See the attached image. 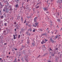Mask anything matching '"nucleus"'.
I'll return each instance as SVG.
<instances>
[{"label":"nucleus","mask_w":62,"mask_h":62,"mask_svg":"<svg viewBox=\"0 0 62 62\" xmlns=\"http://www.w3.org/2000/svg\"><path fill=\"white\" fill-rule=\"evenodd\" d=\"M37 6V5H36V6Z\"/></svg>","instance_id":"69168bd1"},{"label":"nucleus","mask_w":62,"mask_h":62,"mask_svg":"<svg viewBox=\"0 0 62 62\" xmlns=\"http://www.w3.org/2000/svg\"><path fill=\"white\" fill-rule=\"evenodd\" d=\"M39 56H40V55H39L38 57L39 58Z\"/></svg>","instance_id":"49530a36"},{"label":"nucleus","mask_w":62,"mask_h":62,"mask_svg":"<svg viewBox=\"0 0 62 62\" xmlns=\"http://www.w3.org/2000/svg\"><path fill=\"white\" fill-rule=\"evenodd\" d=\"M17 62V58H16L15 59L14 62Z\"/></svg>","instance_id":"f8f14e48"},{"label":"nucleus","mask_w":62,"mask_h":62,"mask_svg":"<svg viewBox=\"0 0 62 62\" xmlns=\"http://www.w3.org/2000/svg\"><path fill=\"white\" fill-rule=\"evenodd\" d=\"M25 60H26V61H27V62H28V60H27V59H25Z\"/></svg>","instance_id":"393cba45"},{"label":"nucleus","mask_w":62,"mask_h":62,"mask_svg":"<svg viewBox=\"0 0 62 62\" xmlns=\"http://www.w3.org/2000/svg\"><path fill=\"white\" fill-rule=\"evenodd\" d=\"M53 22L52 21H50V24L51 25H53V24H52V23Z\"/></svg>","instance_id":"0eeeda50"},{"label":"nucleus","mask_w":62,"mask_h":62,"mask_svg":"<svg viewBox=\"0 0 62 62\" xmlns=\"http://www.w3.org/2000/svg\"><path fill=\"white\" fill-rule=\"evenodd\" d=\"M2 60V58H0V61Z\"/></svg>","instance_id":"c03bdc74"},{"label":"nucleus","mask_w":62,"mask_h":62,"mask_svg":"<svg viewBox=\"0 0 62 62\" xmlns=\"http://www.w3.org/2000/svg\"><path fill=\"white\" fill-rule=\"evenodd\" d=\"M7 44V43H4V44L5 45H6V44Z\"/></svg>","instance_id":"58836bf2"},{"label":"nucleus","mask_w":62,"mask_h":62,"mask_svg":"<svg viewBox=\"0 0 62 62\" xmlns=\"http://www.w3.org/2000/svg\"><path fill=\"white\" fill-rule=\"evenodd\" d=\"M39 31H40V32H42V30L41 29H40Z\"/></svg>","instance_id":"dca6fc26"},{"label":"nucleus","mask_w":62,"mask_h":62,"mask_svg":"<svg viewBox=\"0 0 62 62\" xmlns=\"http://www.w3.org/2000/svg\"><path fill=\"white\" fill-rule=\"evenodd\" d=\"M48 62H52L51 61H48Z\"/></svg>","instance_id":"79ce46f5"},{"label":"nucleus","mask_w":62,"mask_h":62,"mask_svg":"<svg viewBox=\"0 0 62 62\" xmlns=\"http://www.w3.org/2000/svg\"><path fill=\"white\" fill-rule=\"evenodd\" d=\"M0 38H1V36H0Z\"/></svg>","instance_id":"774afa93"},{"label":"nucleus","mask_w":62,"mask_h":62,"mask_svg":"<svg viewBox=\"0 0 62 62\" xmlns=\"http://www.w3.org/2000/svg\"><path fill=\"white\" fill-rule=\"evenodd\" d=\"M3 11H6V10L5 9H3Z\"/></svg>","instance_id":"f704fd0d"},{"label":"nucleus","mask_w":62,"mask_h":62,"mask_svg":"<svg viewBox=\"0 0 62 62\" xmlns=\"http://www.w3.org/2000/svg\"><path fill=\"white\" fill-rule=\"evenodd\" d=\"M10 54V52H9V54Z\"/></svg>","instance_id":"de8ad7c7"},{"label":"nucleus","mask_w":62,"mask_h":62,"mask_svg":"<svg viewBox=\"0 0 62 62\" xmlns=\"http://www.w3.org/2000/svg\"><path fill=\"white\" fill-rule=\"evenodd\" d=\"M28 1H29V0H27V2H28Z\"/></svg>","instance_id":"603ef678"},{"label":"nucleus","mask_w":62,"mask_h":62,"mask_svg":"<svg viewBox=\"0 0 62 62\" xmlns=\"http://www.w3.org/2000/svg\"><path fill=\"white\" fill-rule=\"evenodd\" d=\"M43 36H46L47 35L46 34H43Z\"/></svg>","instance_id":"aec40b11"},{"label":"nucleus","mask_w":62,"mask_h":62,"mask_svg":"<svg viewBox=\"0 0 62 62\" xmlns=\"http://www.w3.org/2000/svg\"><path fill=\"white\" fill-rule=\"evenodd\" d=\"M38 4H39V3H37V5H38Z\"/></svg>","instance_id":"13d9d810"},{"label":"nucleus","mask_w":62,"mask_h":62,"mask_svg":"<svg viewBox=\"0 0 62 62\" xmlns=\"http://www.w3.org/2000/svg\"><path fill=\"white\" fill-rule=\"evenodd\" d=\"M50 31H48V33H50Z\"/></svg>","instance_id":"09e8293b"},{"label":"nucleus","mask_w":62,"mask_h":62,"mask_svg":"<svg viewBox=\"0 0 62 62\" xmlns=\"http://www.w3.org/2000/svg\"><path fill=\"white\" fill-rule=\"evenodd\" d=\"M16 22H15L14 23V24H16Z\"/></svg>","instance_id":"c85d7f7f"},{"label":"nucleus","mask_w":62,"mask_h":62,"mask_svg":"<svg viewBox=\"0 0 62 62\" xmlns=\"http://www.w3.org/2000/svg\"><path fill=\"white\" fill-rule=\"evenodd\" d=\"M58 36L57 35L56 36H55V37L54 38V39H56L58 37Z\"/></svg>","instance_id":"9d476101"},{"label":"nucleus","mask_w":62,"mask_h":62,"mask_svg":"<svg viewBox=\"0 0 62 62\" xmlns=\"http://www.w3.org/2000/svg\"><path fill=\"white\" fill-rule=\"evenodd\" d=\"M41 44H43V43H45V42H44V40H42V42H41Z\"/></svg>","instance_id":"6e6552de"},{"label":"nucleus","mask_w":62,"mask_h":62,"mask_svg":"<svg viewBox=\"0 0 62 62\" xmlns=\"http://www.w3.org/2000/svg\"><path fill=\"white\" fill-rule=\"evenodd\" d=\"M14 50H17V49H16V48H14Z\"/></svg>","instance_id":"c9c22d12"},{"label":"nucleus","mask_w":62,"mask_h":62,"mask_svg":"<svg viewBox=\"0 0 62 62\" xmlns=\"http://www.w3.org/2000/svg\"><path fill=\"white\" fill-rule=\"evenodd\" d=\"M36 30L34 29L33 30V32H35V31Z\"/></svg>","instance_id":"4be33fe9"},{"label":"nucleus","mask_w":62,"mask_h":62,"mask_svg":"<svg viewBox=\"0 0 62 62\" xmlns=\"http://www.w3.org/2000/svg\"><path fill=\"white\" fill-rule=\"evenodd\" d=\"M20 37H21V35H19L18 36V38L20 39Z\"/></svg>","instance_id":"ddd939ff"},{"label":"nucleus","mask_w":62,"mask_h":62,"mask_svg":"<svg viewBox=\"0 0 62 62\" xmlns=\"http://www.w3.org/2000/svg\"><path fill=\"white\" fill-rule=\"evenodd\" d=\"M58 1H61L62 3V0H58Z\"/></svg>","instance_id":"2f4dec72"},{"label":"nucleus","mask_w":62,"mask_h":62,"mask_svg":"<svg viewBox=\"0 0 62 62\" xmlns=\"http://www.w3.org/2000/svg\"><path fill=\"white\" fill-rule=\"evenodd\" d=\"M23 36H24V34H23Z\"/></svg>","instance_id":"864d4df0"},{"label":"nucleus","mask_w":62,"mask_h":62,"mask_svg":"<svg viewBox=\"0 0 62 62\" xmlns=\"http://www.w3.org/2000/svg\"><path fill=\"white\" fill-rule=\"evenodd\" d=\"M23 17H21V20H23Z\"/></svg>","instance_id":"a18cd8bd"},{"label":"nucleus","mask_w":62,"mask_h":62,"mask_svg":"<svg viewBox=\"0 0 62 62\" xmlns=\"http://www.w3.org/2000/svg\"><path fill=\"white\" fill-rule=\"evenodd\" d=\"M57 33H56V32L55 33V34H56Z\"/></svg>","instance_id":"8fccbe9b"},{"label":"nucleus","mask_w":62,"mask_h":62,"mask_svg":"<svg viewBox=\"0 0 62 62\" xmlns=\"http://www.w3.org/2000/svg\"><path fill=\"white\" fill-rule=\"evenodd\" d=\"M52 56H54V54H52Z\"/></svg>","instance_id":"b1692460"},{"label":"nucleus","mask_w":62,"mask_h":62,"mask_svg":"<svg viewBox=\"0 0 62 62\" xmlns=\"http://www.w3.org/2000/svg\"><path fill=\"white\" fill-rule=\"evenodd\" d=\"M35 25H33V26L34 27H36V26H37V27H39V23H38L37 22H35Z\"/></svg>","instance_id":"f257e3e1"},{"label":"nucleus","mask_w":62,"mask_h":62,"mask_svg":"<svg viewBox=\"0 0 62 62\" xmlns=\"http://www.w3.org/2000/svg\"><path fill=\"white\" fill-rule=\"evenodd\" d=\"M17 36V35H15V36H16V37Z\"/></svg>","instance_id":"3c124183"},{"label":"nucleus","mask_w":62,"mask_h":62,"mask_svg":"<svg viewBox=\"0 0 62 62\" xmlns=\"http://www.w3.org/2000/svg\"><path fill=\"white\" fill-rule=\"evenodd\" d=\"M26 23V20H25L24 23Z\"/></svg>","instance_id":"a878e982"},{"label":"nucleus","mask_w":62,"mask_h":62,"mask_svg":"<svg viewBox=\"0 0 62 62\" xmlns=\"http://www.w3.org/2000/svg\"><path fill=\"white\" fill-rule=\"evenodd\" d=\"M46 13H49V12H46Z\"/></svg>","instance_id":"e433bc0d"},{"label":"nucleus","mask_w":62,"mask_h":62,"mask_svg":"<svg viewBox=\"0 0 62 62\" xmlns=\"http://www.w3.org/2000/svg\"><path fill=\"white\" fill-rule=\"evenodd\" d=\"M61 36V35H59V37H60V36Z\"/></svg>","instance_id":"6e6d98bb"},{"label":"nucleus","mask_w":62,"mask_h":62,"mask_svg":"<svg viewBox=\"0 0 62 62\" xmlns=\"http://www.w3.org/2000/svg\"><path fill=\"white\" fill-rule=\"evenodd\" d=\"M4 18V16H1V18Z\"/></svg>","instance_id":"5701e85b"},{"label":"nucleus","mask_w":62,"mask_h":62,"mask_svg":"<svg viewBox=\"0 0 62 62\" xmlns=\"http://www.w3.org/2000/svg\"><path fill=\"white\" fill-rule=\"evenodd\" d=\"M13 36H14V39H16V37H15V35H14V34L13 35Z\"/></svg>","instance_id":"9b49d317"},{"label":"nucleus","mask_w":62,"mask_h":62,"mask_svg":"<svg viewBox=\"0 0 62 62\" xmlns=\"http://www.w3.org/2000/svg\"><path fill=\"white\" fill-rule=\"evenodd\" d=\"M57 14H58V16L59 15V13H57Z\"/></svg>","instance_id":"ea45409f"},{"label":"nucleus","mask_w":62,"mask_h":62,"mask_svg":"<svg viewBox=\"0 0 62 62\" xmlns=\"http://www.w3.org/2000/svg\"><path fill=\"white\" fill-rule=\"evenodd\" d=\"M7 31L8 32V31H9V30L7 29Z\"/></svg>","instance_id":"c756f323"},{"label":"nucleus","mask_w":62,"mask_h":62,"mask_svg":"<svg viewBox=\"0 0 62 62\" xmlns=\"http://www.w3.org/2000/svg\"><path fill=\"white\" fill-rule=\"evenodd\" d=\"M45 41H48V40L46 39H45Z\"/></svg>","instance_id":"6ab92c4d"},{"label":"nucleus","mask_w":62,"mask_h":62,"mask_svg":"<svg viewBox=\"0 0 62 62\" xmlns=\"http://www.w3.org/2000/svg\"><path fill=\"white\" fill-rule=\"evenodd\" d=\"M44 11H45V10H47V8H44Z\"/></svg>","instance_id":"2eb2a0df"},{"label":"nucleus","mask_w":62,"mask_h":62,"mask_svg":"<svg viewBox=\"0 0 62 62\" xmlns=\"http://www.w3.org/2000/svg\"><path fill=\"white\" fill-rule=\"evenodd\" d=\"M15 7L16 8H18L19 7V5H18V4H16V5Z\"/></svg>","instance_id":"1a4fd4ad"},{"label":"nucleus","mask_w":62,"mask_h":62,"mask_svg":"<svg viewBox=\"0 0 62 62\" xmlns=\"http://www.w3.org/2000/svg\"><path fill=\"white\" fill-rule=\"evenodd\" d=\"M57 21H58V22H60V19H57Z\"/></svg>","instance_id":"a211bd4d"},{"label":"nucleus","mask_w":62,"mask_h":62,"mask_svg":"<svg viewBox=\"0 0 62 62\" xmlns=\"http://www.w3.org/2000/svg\"><path fill=\"white\" fill-rule=\"evenodd\" d=\"M27 44H30V42L29 41V40L28 39L27 40Z\"/></svg>","instance_id":"7ed1b4c3"},{"label":"nucleus","mask_w":62,"mask_h":62,"mask_svg":"<svg viewBox=\"0 0 62 62\" xmlns=\"http://www.w3.org/2000/svg\"><path fill=\"white\" fill-rule=\"evenodd\" d=\"M16 28L17 29H19V28L18 27V26L17 27H16Z\"/></svg>","instance_id":"cd10ccee"},{"label":"nucleus","mask_w":62,"mask_h":62,"mask_svg":"<svg viewBox=\"0 0 62 62\" xmlns=\"http://www.w3.org/2000/svg\"><path fill=\"white\" fill-rule=\"evenodd\" d=\"M14 51V50H12V51Z\"/></svg>","instance_id":"0e129e2a"},{"label":"nucleus","mask_w":62,"mask_h":62,"mask_svg":"<svg viewBox=\"0 0 62 62\" xmlns=\"http://www.w3.org/2000/svg\"><path fill=\"white\" fill-rule=\"evenodd\" d=\"M57 31H56V32H57Z\"/></svg>","instance_id":"e2e57ef3"},{"label":"nucleus","mask_w":62,"mask_h":62,"mask_svg":"<svg viewBox=\"0 0 62 62\" xmlns=\"http://www.w3.org/2000/svg\"><path fill=\"white\" fill-rule=\"evenodd\" d=\"M20 50H21V51H22L23 50V49H22V48H21L20 49Z\"/></svg>","instance_id":"7c9ffc66"},{"label":"nucleus","mask_w":62,"mask_h":62,"mask_svg":"<svg viewBox=\"0 0 62 62\" xmlns=\"http://www.w3.org/2000/svg\"><path fill=\"white\" fill-rule=\"evenodd\" d=\"M56 28H59V27H58V26L57 25L56 26Z\"/></svg>","instance_id":"bb28decb"},{"label":"nucleus","mask_w":62,"mask_h":62,"mask_svg":"<svg viewBox=\"0 0 62 62\" xmlns=\"http://www.w3.org/2000/svg\"><path fill=\"white\" fill-rule=\"evenodd\" d=\"M52 34H53V33L52 32Z\"/></svg>","instance_id":"338daca9"},{"label":"nucleus","mask_w":62,"mask_h":62,"mask_svg":"<svg viewBox=\"0 0 62 62\" xmlns=\"http://www.w3.org/2000/svg\"><path fill=\"white\" fill-rule=\"evenodd\" d=\"M58 3V1H57V3Z\"/></svg>","instance_id":"4d7b16f0"},{"label":"nucleus","mask_w":62,"mask_h":62,"mask_svg":"<svg viewBox=\"0 0 62 62\" xmlns=\"http://www.w3.org/2000/svg\"><path fill=\"white\" fill-rule=\"evenodd\" d=\"M62 30V27L61 29L60 30Z\"/></svg>","instance_id":"37998d69"},{"label":"nucleus","mask_w":62,"mask_h":62,"mask_svg":"<svg viewBox=\"0 0 62 62\" xmlns=\"http://www.w3.org/2000/svg\"><path fill=\"white\" fill-rule=\"evenodd\" d=\"M35 42H33V43H32V44L33 45V46H35Z\"/></svg>","instance_id":"39448f33"},{"label":"nucleus","mask_w":62,"mask_h":62,"mask_svg":"<svg viewBox=\"0 0 62 62\" xmlns=\"http://www.w3.org/2000/svg\"><path fill=\"white\" fill-rule=\"evenodd\" d=\"M55 49H56V50H58V48H56Z\"/></svg>","instance_id":"72a5a7b5"},{"label":"nucleus","mask_w":62,"mask_h":62,"mask_svg":"<svg viewBox=\"0 0 62 62\" xmlns=\"http://www.w3.org/2000/svg\"><path fill=\"white\" fill-rule=\"evenodd\" d=\"M39 6H37V7H36V8H39Z\"/></svg>","instance_id":"412c9836"},{"label":"nucleus","mask_w":62,"mask_h":62,"mask_svg":"<svg viewBox=\"0 0 62 62\" xmlns=\"http://www.w3.org/2000/svg\"><path fill=\"white\" fill-rule=\"evenodd\" d=\"M50 51H53V50L51 49V48H50Z\"/></svg>","instance_id":"f3484780"},{"label":"nucleus","mask_w":62,"mask_h":62,"mask_svg":"<svg viewBox=\"0 0 62 62\" xmlns=\"http://www.w3.org/2000/svg\"><path fill=\"white\" fill-rule=\"evenodd\" d=\"M44 49H45V50H46V47H44Z\"/></svg>","instance_id":"a19ab883"},{"label":"nucleus","mask_w":62,"mask_h":62,"mask_svg":"<svg viewBox=\"0 0 62 62\" xmlns=\"http://www.w3.org/2000/svg\"><path fill=\"white\" fill-rule=\"evenodd\" d=\"M37 17H36L34 18V23L37 22V20H37Z\"/></svg>","instance_id":"f03ea898"},{"label":"nucleus","mask_w":62,"mask_h":62,"mask_svg":"<svg viewBox=\"0 0 62 62\" xmlns=\"http://www.w3.org/2000/svg\"><path fill=\"white\" fill-rule=\"evenodd\" d=\"M23 5V3L22 4V5Z\"/></svg>","instance_id":"052dcab7"},{"label":"nucleus","mask_w":62,"mask_h":62,"mask_svg":"<svg viewBox=\"0 0 62 62\" xmlns=\"http://www.w3.org/2000/svg\"><path fill=\"white\" fill-rule=\"evenodd\" d=\"M18 61H20V59H18Z\"/></svg>","instance_id":"473e14b6"},{"label":"nucleus","mask_w":62,"mask_h":62,"mask_svg":"<svg viewBox=\"0 0 62 62\" xmlns=\"http://www.w3.org/2000/svg\"><path fill=\"white\" fill-rule=\"evenodd\" d=\"M15 31H16V29H15Z\"/></svg>","instance_id":"4c0bfd02"},{"label":"nucleus","mask_w":62,"mask_h":62,"mask_svg":"<svg viewBox=\"0 0 62 62\" xmlns=\"http://www.w3.org/2000/svg\"><path fill=\"white\" fill-rule=\"evenodd\" d=\"M3 60H2V61H2H2H3Z\"/></svg>","instance_id":"bf43d9fd"},{"label":"nucleus","mask_w":62,"mask_h":62,"mask_svg":"<svg viewBox=\"0 0 62 62\" xmlns=\"http://www.w3.org/2000/svg\"><path fill=\"white\" fill-rule=\"evenodd\" d=\"M1 30V28H0V31Z\"/></svg>","instance_id":"680f3d73"},{"label":"nucleus","mask_w":62,"mask_h":62,"mask_svg":"<svg viewBox=\"0 0 62 62\" xmlns=\"http://www.w3.org/2000/svg\"><path fill=\"white\" fill-rule=\"evenodd\" d=\"M3 33L4 34V35H6L7 34L6 31H4L3 32Z\"/></svg>","instance_id":"423d86ee"},{"label":"nucleus","mask_w":62,"mask_h":62,"mask_svg":"<svg viewBox=\"0 0 62 62\" xmlns=\"http://www.w3.org/2000/svg\"><path fill=\"white\" fill-rule=\"evenodd\" d=\"M8 56H7V58H8Z\"/></svg>","instance_id":"5fc2aeb1"},{"label":"nucleus","mask_w":62,"mask_h":62,"mask_svg":"<svg viewBox=\"0 0 62 62\" xmlns=\"http://www.w3.org/2000/svg\"><path fill=\"white\" fill-rule=\"evenodd\" d=\"M7 23H5L4 25L5 26H7Z\"/></svg>","instance_id":"4468645a"},{"label":"nucleus","mask_w":62,"mask_h":62,"mask_svg":"<svg viewBox=\"0 0 62 62\" xmlns=\"http://www.w3.org/2000/svg\"><path fill=\"white\" fill-rule=\"evenodd\" d=\"M50 40L51 41L52 43H53V42H54V41H53V40L52 39V38H50Z\"/></svg>","instance_id":"20e7f679"}]
</instances>
